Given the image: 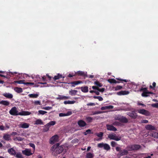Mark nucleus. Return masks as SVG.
<instances>
[{
	"label": "nucleus",
	"instance_id": "473e14b6",
	"mask_svg": "<svg viewBox=\"0 0 158 158\" xmlns=\"http://www.w3.org/2000/svg\"><path fill=\"white\" fill-rule=\"evenodd\" d=\"M28 96L30 98H36L38 97V95L37 94H30Z\"/></svg>",
	"mask_w": 158,
	"mask_h": 158
},
{
	"label": "nucleus",
	"instance_id": "864d4df0",
	"mask_svg": "<svg viewBox=\"0 0 158 158\" xmlns=\"http://www.w3.org/2000/svg\"><path fill=\"white\" fill-rule=\"evenodd\" d=\"M147 88H142L140 90V91H143V92H146L147 91Z\"/></svg>",
	"mask_w": 158,
	"mask_h": 158
},
{
	"label": "nucleus",
	"instance_id": "09e8293b",
	"mask_svg": "<svg viewBox=\"0 0 158 158\" xmlns=\"http://www.w3.org/2000/svg\"><path fill=\"white\" fill-rule=\"evenodd\" d=\"M78 141H79V140L78 139H75L71 141V142L72 143H77Z\"/></svg>",
	"mask_w": 158,
	"mask_h": 158
},
{
	"label": "nucleus",
	"instance_id": "6e6d98bb",
	"mask_svg": "<svg viewBox=\"0 0 158 158\" xmlns=\"http://www.w3.org/2000/svg\"><path fill=\"white\" fill-rule=\"evenodd\" d=\"M29 145L30 147L32 148L34 150H35V146L34 144L32 143H29Z\"/></svg>",
	"mask_w": 158,
	"mask_h": 158
},
{
	"label": "nucleus",
	"instance_id": "393cba45",
	"mask_svg": "<svg viewBox=\"0 0 158 158\" xmlns=\"http://www.w3.org/2000/svg\"><path fill=\"white\" fill-rule=\"evenodd\" d=\"M153 93L151 92H143L142 94V96L144 97H147L149 96V94H152Z\"/></svg>",
	"mask_w": 158,
	"mask_h": 158
},
{
	"label": "nucleus",
	"instance_id": "6e6552de",
	"mask_svg": "<svg viewBox=\"0 0 158 158\" xmlns=\"http://www.w3.org/2000/svg\"><path fill=\"white\" fill-rule=\"evenodd\" d=\"M116 119L123 123H127L128 122V119L125 117L123 116L117 117Z\"/></svg>",
	"mask_w": 158,
	"mask_h": 158
},
{
	"label": "nucleus",
	"instance_id": "f8f14e48",
	"mask_svg": "<svg viewBox=\"0 0 158 158\" xmlns=\"http://www.w3.org/2000/svg\"><path fill=\"white\" fill-rule=\"evenodd\" d=\"M77 124L80 127H83L87 125L86 123L82 120H79L77 122Z\"/></svg>",
	"mask_w": 158,
	"mask_h": 158
},
{
	"label": "nucleus",
	"instance_id": "774afa93",
	"mask_svg": "<svg viewBox=\"0 0 158 158\" xmlns=\"http://www.w3.org/2000/svg\"><path fill=\"white\" fill-rule=\"evenodd\" d=\"M17 135V133L15 132H13L11 134V135Z\"/></svg>",
	"mask_w": 158,
	"mask_h": 158
},
{
	"label": "nucleus",
	"instance_id": "7ed1b4c3",
	"mask_svg": "<svg viewBox=\"0 0 158 158\" xmlns=\"http://www.w3.org/2000/svg\"><path fill=\"white\" fill-rule=\"evenodd\" d=\"M97 146L98 148H103L104 150L107 151L110 150V147L108 144L106 143H104L103 142L98 143Z\"/></svg>",
	"mask_w": 158,
	"mask_h": 158
},
{
	"label": "nucleus",
	"instance_id": "79ce46f5",
	"mask_svg": "<svg viewBox=\"0 0 158 158\" xmlns=\"http://www.w3.org/2000/svg\"><path fill=\"white\" fill-rule=\"evenodd\" d=\"M47 113V112H46V111L42 110H39L38 111V115H39L40 114H42V115H44Z\"/></svg>",
	"mask_w": 158,
	"mask_h": 158
},
{
	"label": "nucleus",
	"instance_id": "052dcab7",
	"mask_svg": "<svg viewBox=\"0 0 158 158\" xmlns=\"http://www.w3.org/2000/svg\"><path fill=\"white\" fill-rule=\"evenodd\" d=\"M17 140L19 141H22L23 140V139L20 137H17L16 138Z\"/></svg>",
	"mask_w": 158,
	"mask_h": 158
},
{
	"label": "nucleus",
	"instance_id": "dca6fc26",
	"mask_svg": "<svg viewBox=\"0 0 158 158\" xmlns=\"http://www.w3.org/2000/svg\"><path fill=\"white\" fill-rule=\"evenodd\" d=\"M129 91H126L125 90L123 91L122 90L120 92H118L117 93V95H127L129 94Z\"/></svg>",
	"mask_w": 158,
	"mask_h": 158
},
{
	"label": "nucleus",
	"instance_id": "c9c22d12",
	"mask_svg": "<svg viewBox=\"0 0 158 158\" xmlns=\"http://www.w3.org/2000/svg\"><path fill=\"white\" fill-rule=\"evenodd\" d=\"M98 137L100 138L99 139L101 140L102 139V137L103 135V133L102 132H100L99 133H98L96 134Z\"/></svg>",
	"mask_w": 158,
	"mask_h": 158
},
{
	"label": "nucleus",
	"instance_id": "b1692460",
	"mask_svg": "<svg viewBox=\"0 0 158 158\" xmlns=\"http://www.w3.org/2000/svg\"><path fill=\"white\" fill-rule=\"evenodd\" d=\"M35 125H43L44 122L40 119H37L35 122Z\"/></svg>",
	"mask_w": 158,
	"mask_h": 158
},
{
	"label": "nucleus",
	"instance_id": "f03ea898",
	"mask_svg": "<svg viewBox=\"0 0 158 158\" xmlns=\"http://www.w3.org/2000/svg\"><path fill=\"white\" fill-rule=\"evenodd\" d=\"M59 144V143H57L52 147L51 150L52 151V153L53 155L56 156L61 153L63 151V147L62 145L60 146Z\"/></svg>",
	"mask_w": 158,
	"mask_h": 158
},
{
	"label": "nucleus",
	"instance_id": "bf43d9fd",
	"mask_svg": "<svg viewBox=\"0 0 158 158\" xmlns=\"http://www.w3.org/2000/svg\"><path fill=\"white\" fill-rule=\"evenodd\" d=\"M105 89L104 88H102V89H100L98 88V91L103 92L105 91Z\"/></svg>",
	"mask_w": 158,
	"mask_h": 158
},
{
	"label": "nucleus",
	"instance_id": "ddd939ff",
	"mask_svg": "<svg viewBox=\"0 0 158 158\" xmlns=\"http://www.w3.org/2000/svg\"><path fill=\"white\" fill-rule=\"evenodd\" d=\"M76 75L79 76H81L84 77H87V74L86 73H85L84 72L79 71H77L76 73Z\"/></svg>",
	"mask_w": 158,
	"mask_h": 158
},
{
	"label": "nucleus",
	"instance_id": "0eeeda50",
	"mask_svg": "<svg viewBox=\"0 0 158 158\" xmlns=\"http://www.w3.org/2000/svg\"><path fill=\"white\" fill-rule=\"evenodd\" d=\"M59 137L57 135H56L53 136L51 137L50 139V143L51 144H53L54 143L58 141Z\"/></svg>",
	"mask_w": 158,
	"mask_h": 158
},
{
	"label": "nucleus",
	"instance_id": "e433bc0d",
	"mask_svg": "<svg viewBox=\"0 0 158 158\" xmlns=\"http://www.w3.org/2000/svg\"><path fill=\"white\" fill-rule=\"evenodd\" d=\"M39 83L40 84L42 85H41V87H49L50 86L46 82H45V83L40 82V83Z\"/></svg>",
	"mask_w": 158,
	"mask_h": 158
},
{
	"label": "nucleus",
	"instance_id": "2eb2a0df",
	"mask_svg": "<svg viewBox=\"0 0 158 158\" xmlns=\"http://www.w3.org/2000/svg\"><path fill=\"white\" fill-rule=\"evenodd\" d=\"M145 128L148 130L151 131L155 130L156 128L155 127L151 124L147 125L145 126Z\"/></svg>",
	"mask_w": 158,
	"mask_h": 158
},
{
	"label": "nucleus",
	"instance_id": "a878e982",
	"mask_svg": "<svg viewBox=\"0 0 158 158\" xmlns=\"http://www.w3.org/2000/svg\"><path fill=\"white\" fill-rule=\"evenodd\" d=\"M77 91L75 90H71L69 92V94L72 96H74L77 94Z\"/></svg>",
	"mask_w": 158,
	"mask_h": 158
},
{
	"label": "nucleus",
	"instance_id": "c03bdc74",
	"mask_svg": "<svg viewBox=\"0 0 158 158\" xmlns=\"http://www.w3.org/2000/svg\"><path fill=\"white\" fill-rule=\"evenodd\" d=\"M62 75L58 74L57 76H56L53 78L54 80H56L61 78Z\"/></svg>",
	"mask_w": 158,
	"mask_h": 158
},
{
	"label": "nucleus",
	"instance_id": "4468645a",
	"mask_svg": "<svg viewBox=\"0 0 158 158\" xmlns=\"http://www.w3.org/2000/svg\"><path fill=\"white\" fill-rule=\"evenodd\" d=\"M82 81H73L69 83V84H71L72 87H74L75 85L82 83Z\"/></svg>",
	"mask_w": 158,
	"mask_h": 158
},
{
	"label": "nucleus",
	"instance_id": "680f3d73",
	"mask_svg": "<svg viewBox=\"0 0 158 158\" xmlns=\"http://www.w3.org/2000/svg\"><path fill=\"white\" fill-rule=\"evenodd\" d=\"M107 109H112L114 108V106L111 105H110L109 106H106Z\"/></svg>",
	"mask_w": 158,
	"mask_h": 158
},
{
	"label": "nucleus",
	"instance_id": "c85d7f7f",
	"mask_svg": "<svg viewBox=\"0 0 158 158\" xmlns=\"http://www.w3.org/2000/svg\"><path fill=\"white\" fill-rule=\"evenodd\" d=\"M50 127L47 124L44 126V128L43 129V131L44 132H46L49 130V128Z\"/></svg>",
	"mask_w": 158,
	"mask_h": 158
},
{
	"label": "nucleus",
	"instance_id": "5fc2aeb1",
	"mask_svg": "<svg viewBox=\"0 0 158 158\" xmlns=\"http://www.w3.org/2000/svg\"><path fill=\"white\" fill-rule=\"evenodd\" d=\"M91 131L89 129L86 131L85 132V135H86L87 134L90 133Z\"/></svg>",
	"mask_w": 158,
	"mask_h": 158
},
{
	"label": "nucleus",
	"instance_id": "2f4dec72",
	"mask_svg": "<svg viewBox=\"0 0 158 158\" xmlns=\"http://www.w3.org/2000/svg\"><path fill=\"white\" fill-rule=\"evenodd\" d=\"M69 97L65 96H59L57 98V99L59 100H64L66 99L69 98Z\"/></svg>",
	"mask_w": 158,
	"mask_h": 158
},
{
	"label": "nucleus",
	"instance_id": "e2e57ef3",
	"mask_svg": "<svg viewBox=\"0 0 158 158\" xmlns=\"http://www.w3.org/2000/svg\"><path fill=\"white\" fill-rule=\"evenodd\" d=\"M59 116L60 117H63V116H66V113H61L59 114Z\"/></svg>",
	"mask_w": 158,
	"mask_h": 158
},
{
	"label": "nucleus",
	"instance_id": "69168bd1",
	"mask_svg": "<svg viewBox=\"0 0 158 158\" xmlns=\"http://www.w3.org/2000/svg\"><path fill=\"white\" fill-rule=\"evenodd\" d=\"M98 87L95 86H92V88L94 89L97 90H98Z\"/></svg>",
	"mask_w": 158,
	"mask_h": 158
},
{
	"label": "nucleus",
	"instance_id": "0e129e2a",
	"mask_svg": "<svg viewBox=\"0 0 158 158\" xmlns=\"http://www.w3.org/2000/svg\"><path fill=\"white\" fill-rule=\"evenodd\" d=\"M101 113L100 111H96L94 112L93 114V115L98 114H100Z\"/></svg>",
	"mask_w": 158,
	"mask_h": 158
},
{
	"label": "nucleus",
	"instance_id": "39448f33",
	"mask_svg": "<svg viewBox=\"0 0 158 158\" xmlns=\"http://www.w3.org/2000/svg\"><path fill=\"white\" fill-rule=\"evenodd\" d=\"M138 112L139 113L146 116H149L151 115L149 111L143 109L138 110Z\"/></svg>",
	"mask_w": 158,
	"mask_h": 158
},
{
	"label": "nucleus",
	"instance_id": "338daca9",
	"mask_svg": "<svg viewBox=\"0 0 158 158\" xmlns=\"http://www.w3.org/2000/svg\"><path fill=\"white\" fill-rule=\"evenodd\" d=\"M143 123H148V121L147 120H143L141 121Z\"/></svg>",
	"mask_w": 158,
	"mask_h": 158
},
{
	"label": "nucleus",
	"instance_id": "7c9ffc66",
	"mask_svg": "<svg viewBox=\"0 0 158 158\" xmlns=\"http://www.w3.org/2000/svg\"><path fill=\"white\" fill-rule=\"evenodd\" d=\"M141 155H143L141 156L142 157H143V158H151V156H152L153 155V154H152L151 155V156H148L147 154H141Z\"/></svg>",
	"mask_w": 158,
	"mask_h": 158
},
{
	"label": "nucleus",
	"instance_id": "bb28decb",
	"mask_svg": "<svg viewBox=\"0 0 158 158\" xmlns=\"http://www.w3.org/2000/svg\"><path fill=\"white\" fill-rule=\"evenodd\" d=\"M0 104L6 106H8L9 105L10 102L7 101L2 100L0 101Z\"/></svg>",
	"mask_w": 158,
	"mask_h": 158
},
{
	"label": "nucleus",
	"instance_id": "603ef678",
	"mask_svg": "<svg viewBox=\"0 0 158 158\" xmlns=\"http://www.w3.org/2000/svg\"><path fill=\"white\" fill-rule=\"evenodd\" d=\"M34 103L35 105H40V102L39 101H35Z\"/></svg>",
	"mask_w": 158,
	"mask_h": 158
},
{
	"label": "nucleus",
	"instance_id": "20e7f679",
	"mask_svg": "<svg viewBox=\"0 0 158 158\" xmlns=\"http://www.w3.org/2000/svg\"><path fill=\"white\" fill-rule=\"evenodd\" d=\"M108 137L110 139L114 140L117 141L120 140L122 138L120 136H117L115 134H109L108 135Z\"/></svg>",
	"mask_w": 158,
	"mask_h": 158
},
{
	"label": "nucleus",
	"instance_id": "9d476101",
	"mask_svg": "<svg viewBox=\"0 0 158 158\" xmlns=\"http://www.w3.org/2000/svg\"><path fill=\"white\" fill-rule=\"evenodd\" d=\"M127 114L131 118L133 119H135L137 117V114L134 111H132L131 112H129L127 113Z\"/></svg>",
	"mask_w": 158,
	"mask_h": 158
},
{
	"label": "nucleus",
	"instance_id": "de8ad7c7",
	"mask_svg": "<svg viewBox=\"0 0 158 158\" xmlns=\"http://www.w3.org/2000/svg\"><path fill=\"white\" fill-rule=\"evenodd\" d=\"M24 80H19L16 81H15V82L19 84H24V83L26 82H23Z\"/></svg>",
	"mask_w": 158,
	"mask_h": 158
},
{
	"label": "nucleus",
	"instance_id": "8fccbe9b",
	"mask_svg": "<svg viewBox=\"0 0 158 158\" xmlns=\"http://www.w3.org/2000/svg\"><path fill=\"white\" fill-rule=\"evenodd\" d=\"M52 108V107L51 106H46L45 107H44L42 108L43 109L46 110H49L50 109H51Z\"/></svg>",
	"mask_w": 158,
	"mask_h": 158
},
{
	"label": "nucleus",
	"instance_id": "f3484780",
	"mask_svg": "<svg viewBox=\"0 0 158 158\" xmlns=\"http://www.w3.org/2000/svg\"><path fill=\"white\" fill-rule=\"evenodd\" d=\"M31 114V113L29 111H22L21 112L18 113L19 115H28Z\"/></svg>",
	"mask_w": 158,
	"mask_h": 158
},
{
	"label": "nucleus",
	"instance_id": "9b49d317",
	"mask_svg": "<svg viewBox=\"0 0 158 158\" xmlns=\"http://www.w3.org/2000/svg\"><path fill=\"white\" fill-rule=\"evenodd\" d=\"M106 127L108 131H116L117 129L114 127L112 125L106 124Z\"/></svg>",
	"mask_w": 158,
	"mask_h": 158
},
{
	"label": "nucleus",
	"instance_id": "58836bf2",
	"mask_svg": "<svg viewBox=\"0 0 158 158\" xmlns=\"http://www.w3.org/2000/svg\"><path fill=\"white\" fill-rule=\"evenodd\" d=\"M15 91L18 93H21L23 92L22 89L21 88L17 87L15 89Z\"/></svg>",
	"mask_w": 158,
	"mask_h": 158
},
{
	"label": "nucleus",
	"instance_id": "a18cd8bd",
	"mask_svg": "<svg viewBox=\"0 0 158 158\" xmlns=\"http://www.w3.org/2000/svg\"><path fill=\"white\" fill-rule=\"evenodd\" d=\"M15 157L17 158H23L22 155L20 153L16 154Z\"/></svg>",
	"mask_w": 158,
	"mask_h": 158
},
{
	"label": "nucleus",
	"instance_id": "1a4fd4ad",
	"mask_svg": "<svg viewBox=\"0 0 158 158\" xmlns=\"http://www.w3.org/2000/svg\"><path fill=\"white\" fill-rule=\"evenodd\" d=\"M22 153L26 156H31L33 153L31 152L30 149L26 148L25 150L22 151Z\"/></svg>",
	"mask_w": 158,
	"mask_h": 158
},
{
	"label": "nucleus",
	"instance_id": "4c0bfd02",
	"mask_svg": "<svg viewBox=\"0 0 158 158\" xmlns=\"http://www.w3.org/2000/svg\"><path fill=\"white\" fill-rule=\"evenodd\" d=\"M108 81L111 84H115L116 82V80L114 79H109L108 80Z\"/></svg>",
	"mask_w": 158,
	"mask_h": 158
},
{
	"label": "nucleus",
	"instance_id": "ea45409f",
	"mask_svg": "<svg viewBox=\"0 0 158 158\" xmlns=\"http://www.w3.org/2000/svg\"><path fill=\"white\" fill-rule=\"evenodd\" d=\"M86 120L88 123H90L92 122L93 118L92 117H88L86 118Z\"/></svg>",
	"mask_w": 158,
	"mask_h": 158
},
{
	"label": "nucleus",
	"instance_id": "3c124183",
	"mask_svg": "<svg viewBox=\"0 0 158 158\" xmlns=\"http://www.w3.org/2000/svg\"><path fill=\"white\" fill-rule=\"evenodd\" d=\"M152 106L154 107L158 108V103L152 104Z\"/></svg>",
	"mask_w": 158,
	"mask_h": 158
},
{
	"label": "nucleus",
	"instance_id": "4be33fe9",
	"mask_svg": "<svg viewBox=\"0 0 158 158\" xmlns=\"http://www.w3.org/2000/svg\"><path fill=\"white\" fill-rule=\"evenodd\" d=\"M81 91L84 93H87L88 91V87L87 86L81 87Z\"/></svg>",
	"mask_w": 158,
	"mask_h": 158
},
{
	"label": "nucleus",
	"instance_id": "412c9836",
	"mask_svg": "<svg viewBox=\"0 0 158 158\" xmlns=\"http://www.w3.org/2000/svg\"><path fill=\"white\" fill-rule=\"evenodd\" d=\"M150 135L153 137L156 138H158V133L156 132L152 131Z\"/></svg>",
	"mask_w": 158,
	"mask_h": 158
},
{
	"label": "nucleus",
	"instance_id": "a19ab883",
	"mask_svg": "<svg viewBox=\"0 0 158 158\" xmlns=\"http://www.w3.org/2000/svg\"><path fill=\"white\" fill-rule=\"evenodd\" d=\"M113 88L115 89V90H120L123 88V87L120 86H117L116 87H114Z\"/></svg>",
	"mask_w": 158,
	"mask_h": 158
},
{
	"label": "nucleus",
	"instance_id": "cd10ccee",
	"mask_svg": "<svg viewBox=\"0 0 158 158\" xmlns=\"http://www.w3.org/2000/svg\"><path fill=\"white\" fill-rule=\"evenodd\" d=\"M94 156V155L91 152H88L86 155V158H93Z\"/></svg>",
	"mask_w": 158,
	"mask_h": 158
},
{
	"label": "nucleus",
	"instance_id": "aec40b11",
	"mask_svg": "<svg viewBox=\"0 0 158 158\" xmlns=\"http://www.w3.org/2000/svg\"><path fill=\"white\" fill-rule=\"evenodd\" d=\"M3 95L7 98L11 99L13 97V95L12 94L9 93H4Z\"/></svg>",
	"mask_w": 158,
	"mask_h": 158
},
{
	"label": "nucleus",
	"instance_id": "6ab92c4d",
	"mask_svg": "<svg viewBox=\"0 0 158 158\" xmlns=\"http://www.w3.org/2000/svg\"><path fill=\"white\" fill-rule=\"evenodd\" d=\"M8 152L10 155H15L16 154V152L12 148L9 149L8 150Z\"/></svg>",
	"mask_w": 158,
	"mask_h": 158
},
{
	"label": "nucleus",
	"instance_id": "5701e85b",
	"mask_svg": "<svg viewBox=\"0 0 158 158\" xmlns=\"http://www.w3.org/2000/svg\"><path fill=\"white\" fill-rule=\"evenodd\" d=\"M116 79L117 80H119V81H122V82H120V81H117L116 80V82L115 83V84H116V83H120V82H122V83H123V81H124L125 82H128V81L127 80H126V79H121V78H116Z\"/></svg>",
	"mask_w": 158,
	"mask_h": 158
},
{
	"label": "nucleus",
	"instance_id": "c756f323",
	"mask_svg": "<svg viewBox=\"0 0 158 158\" xmlns=\"http://www.w3.org/2000/svg\"><path fill=\"white\" fill-rule=\"evenodd\" d=\"M3 138L5 140L8 141L10 139V136L9 135L5 134L3 135Z\"/></svg>",
	"mask_w": 158,
	"mask_h": 158
},
{
	"label": "nucleus",
	"instance_id": "423d86ee",
	"mask_svg": "<svg viewBox=\"0 0 158 158\" xmlns=\"http://www.w3.org/2000/svg\"><path fill=\"white\" fill-rule=\"evenodd\" d=\"M9 112L11 115H12L15 116L19 115L17 108L15 106L13 107L10 110Z\"/></svg>",
	"mask_w": 158,
	"mask_h": 158
},
{
	"label": "nucleus",
	"instance_id": "a211bd4d",
	"mask_svg": "<svg viewBox=\"0 0 158 158\" xmlns=\"http://www.w3.org/2000/svg\"><path fill=\"white\" fill-rule=\"evenodd\" d=\"M29 124L27 123H23V124H20L19 127L23 128H27L29 127Z\"/></svg>",
	"mask_w": 158,
	"mask_h": 158
},
{
	"label": "nucleus",
	"instance_id": "49530a36",
	"mask_svg": "<svg viewBox=\"0 0 158 158\" xmlns=\"http://www.w3.org/2000/svg\"><path fill=\"white\" fill-rule=\"evenodd\" d=\"M110 144L112 147H115L116 145H117V144L115 141H112L110 143Z\"/></svg>",
	"mask_w": 158,
	"mask_h": 158
},
{
	"label": "nucleus",
	"instance_id": "72a5a7b5",
	"mask_svg": "<svg viewBox=\"0 0 158 158\" xmlns=\"http://www.w3.org/2000/svg\"><path fill=\"white\" fill-rule=\"evenodd\" d=\"M75 101H65L64 102V103L65 104H73L75 103Z\"/></svg>",
	"mask_w": 158,
	"mask_h": 158
},
{
	"label": "nucleus",
	"instance_id": "f257e3e1",
	"mask_svg": "<svg viewBox=\"0 0 158 158\" xmlns=\"http://www.w3.org/2000/svg\"><path fill=\"white\" fill-rule=\"evenodd\" d=\"M141 148L140 145L133 144L128 145L126 147V149L122 150L121 148L118 147L116 148V151L119 152L117 156L120 157L123 156L127 155L128 153V151H135L139 150Z\"/></svg>",
	"mask_w": 158,
	"mask_h": 158
},
{
	"label": "nucleus",
	"instance_id": "f704fd0d",
	"mask_svg": "<svg viewBox=\"0 0 158 158\" xmlns=\"http://www.w3.org/2000/svg\"><path fill=\"white\" fill-rule=\"evenodd\" d=\"M94 84L97 85V87H101L102 86V84L101 83L98 81H96L94 82Z\"/></svg>",
	"mask_w": 158,
	"mask_h": 158
},
{
	"label": "nucleus",
	"instance_id": "4d7b16f0",
	"mask_svg": "<svg viewBox=\"0 0 158 158\" xmlns=\"http://www.w3.org/2000/svg\"><path fill=\"white\" fill-rule=\"evenodd\" d=\"M6 129L5 128V127L3 125H1L0 124V130L1 131H3L4 130H5Z\"/></svg>",
	"mask_w": 158,
	"mask_h": 158
},
{
	"label": "nucleus",
	"instance_id": "13d9d810",
	"mask_svg": "<svg viewBox=\"0 0 158 158\" xmlns=\"http://www.w3.org/2000/svg\"><path fill=\"white\" fill-rule=\"evenodd\" d=\"M87 105L88 106H94L95 105V104L94 103L90 102L87 104Z\"/></svg>",
	"mask_w": 158,
	"mask_h": 158
},
{
	"label": "nucleus",
	"instance_id": "37998d69",
	"mask_svg": "<svg viewBox=\"0 0 158 158\" xmlns=\"http://www.w3.org/2000/svg\"><path fill=\"white\" fill-rule=\"evenodd\" d=\"M56 124L55 121H51L47 123V124L50 127L51 126H53Z\"/></svg>",
	"mask_w": 158,
	"mask_h": 158
}]
</instances>
